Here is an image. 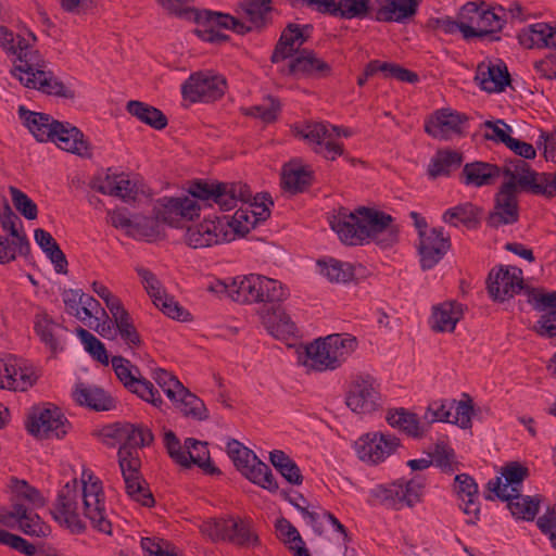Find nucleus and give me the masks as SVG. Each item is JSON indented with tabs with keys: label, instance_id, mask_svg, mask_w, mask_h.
<instances>
[{
	"label": "nucleus",
	"instance_id": "obj_1",
	"mask_svg": "<svg viewBox=\"0 0 556 556\" xmlns=\"http://www.w3.org/2000/svg\"><path fill=\"white\" fill-rule=\"evenodd\" d=\"M51 514L56 522L72 532H83L86 520L102 533H111L102 482L89 469L80 479H73L59 491Z\"/></svg>",
	"mask_w": 556,
	"mask_h": 556
},
{
	"label": "nucleus",
	"instance_id": "obj_2",
	"mask_svg": "<svg viewBox=\"0 0 556 556\" xmlns=\"http://www.w3.org/2000/svg\"><path fill=\"white\" fill-rule=\"evenodd\" d=\"M248 195V189L242 182L198 180L189 186L188 194L157 199L153 213L157 222L179 227L182 223L199 216L201 211L199 201L210 206L217 204L220 210L230 211L237 207L238 200L245 199Z\"/></svg>",
	"mask_w": 556,
	"mask_h": 556
},
{
	"label": "nucleus",
	"instance_id": "obj_3",
	"mask_svg": "<svg viewBox=\"0 0 556 556\" xmlns=\"http://www.w3.org/2000/svg\"><path fill=\"white\" fill-rule=\"evenodd\" d=\"M35 40L36 37L31 33L27 34V38L15 37L12 31L0 26V45L16 56L11 71L12 75L27 88L37 89L47 94L66 97L67 88L48 70L39 52L31 48V42Z\"/></svg>",
	"mask_w": 556,
	"mask_h": 556
},
{
	"label": "nucleus",
	"instance_id": "obj_4",
	"mask_svg": "<svg viewBox=\"0 0 556 556\" xmlns=\"http://www.w3.org/2000/svg\"><path fill=\"white\" fill-rule=\"evenodd\" d=\"M330 226L339 239L350 245L372 239L382 247L392 245L397 238L392 217L377 210L359 207L354 212L340 208L331 218Z\"/></svg>",
	"mask_w": 556,
	"mask_h": 556
},
{
	"label": "nucleus",
	"instance_id": "obj_5",
	"mask_svg": "<svg viewBox=\"0 0 556 556\" xmlns=\"http://www.w3.org/2000/svg\"><path fill=\"white\" fill-rule=\"evenodd\" d=\"M149 429L125 422L123 445L118 450V464L127 495L135 502L150 507L154 503L152 493L140 475V457L138 448L152 442Z\"/></svg>",
	"mask_w": 556,
	"mask_h": 556
},
{
	"label": "nucleus",
	"instance_id": "obj_6",
	"mask_svg": "<svg viewBox=\"0 0 556 556\" xmlns=\"http://www.w3.org/2000/svg\"><path fill=\"white\" fill-rule=\"evenodd\" d=\"M20 118L41 142L53 141L60 149L84 159L92 156V147L85 135L70 123H61L46 113L18 108Z\"/></svg>",
	"mask_w": 556,
	"mask_h": 556
},
{
	"label": "nucleus",
	"instance_id": "obj_7",
	"mask_svg": "<svg viewBox=\"0 0 556 556\" xmlns=\"http://www.w3.org/2000/svg\"><path fill=\"white\" fill-rule=\"evenodd\" d=\"M357 348L355 337L333 333L318 338L298 352V362L308 371H332L341 367Z\"/></svg>",
	"mask_w": 556,
	"mask_h": 556
},
{
	"label": "nucleus",
	"instance_id": "obj_8",
	"mask_svg": "<svg viewBox=\"0 0 556 556\" xmlns=\"http://www.w3.org/2000/svg\"><path fill=\"white\" fill-rule=\"evenodd\" d=\"M504 174L509 180L504 182L496 194L495 207L489 223L493 227L514 224L518 220L517 193L519 187H530L533 190L535 173L526 161L516 159L504 167Z\"/></svg>",
	"mask_w": 556,
	"mask_h": 556
},
{
	"label": "nucleus",
	"instance_id": "obj_9",
	"mask_svg": "<svg viewBox=\"0 0 556 556\" xmlns=\"http://www.w3.org/2000/svg\"><path fill=\"white\" fill-rule=\"evenodd\" d=\"M346 406L356 414H370L382 406V397L377 380L368 374L351 377L345 394Z\"/></svg>",
	"mask_w": 556,
	"mask_h": 556
},
{
	"label": "nucleus",
	"instance_id": "obj_10",
	"mask_svg": "<svg viewBox=\"0 0 556 556\" xmlns=\"http://www.w3.org/2000/svg\"><path fill=\"white\" fill-rule=\"evenodd\" d=\"M26 428L31 435L39 439H61L68 432L71 425L59 407L43 404L31 409Z\"/></svg>",
	"mask_w": 556,
	"mask_h": 556
},
{
	"label": "nucleus",
	"instance_id": "obj_11",
	"mask_svg": "<svg viewBox=\"0 0 556 556\" xmlns=\"http://www.w3.org/2000/svg\"><path fill=\"white\" fill-rule=\"evenodd\" d=\"M462 16L463 36L466 39L497 33L505 24L502 8L484 10L473 2H468L463 7Z\"/></svg>",
	"mask_w": 556,
	"mask_h": 556
},
{
	"label": "nucleus",
	"instance_id": "obj_12",
	"mask_svg": "<svg viewBox=\"0 0 556 556\" xmlns=\"http://www.w3.org/2000/svg\"><path fill=\"white\" fill-rule=\"evenodd\" d=\"M300 136L309 144L315 153L327 160L333 161L343 154V144L340 141L339 127L324 124L311 123L300 130Z\"/></svg>",
	"mask_w": 556,
	"mask_h": 556
},
{
	"label": "nucleus",
	"instance_id": "obj_13",
	"mask_svg": "<svg viewBox=\"0 0 556 556\" xmlns=\"http://www.w3.org/2000/svg\"><path fill=\"white\" fill-rule=\"evenodd\" d=\"M226 90V79L212 71H201L190 75L182 84L181 93L190 102H212Z\"/></svg>",
	"mask_w": 556,
	"mask_h": 556
},
{
	"label": "nucleus",
	"instance_id": "obj_14",
	"mask_svg": "<svg viewBox=\"0 0 556 556\" xmlns=\"http://www.w3.org/2000/svg\"><path fill=\"white\" fill-rule=\"evenodd\" d=\"M231 232L232 230L227 227V220L204 219L187 229L185 240L193 249L206 248L233 240Z\"/></svg>",
	"mask_w": 556,
	"mask_h": 556
},
{
	"label": "nucleus",
	"instance_id": "obj_15",
	"mask_svg": "<svg viewBox=\"0 0 556 556\" xmlns=\"http://www.w3.org/2000/svg\"><path fill=\"white\" fill-rule=\"evenodd\" d=\"M400 446V440L390 433L370 432L355 442L358 457L367 463L378 464L392 455Z\"/></svg>",
	"mask_w": 556,
	"mask_h": 556
},
{
	"label": "nucleus",
	"instance_id": "obj_16",
	"mask_svg": "<svg viewBox=\"0 0 556 556\" xmlns=\"http://www.w3.org/2000/svg\"><path fill=\"white\" fill-rule=\"evenodd\" d=\"M426 486V478L416 475L409 480H397L381 490L382 501L396 509L404 505L414 506L421 501Z\"/></svg>",
	"mask_w": 556,
	"mask_h": 556
},
{
	"label": "nucleus",
	"instance_id": "obj_17",
	"mask_svg": "<svg viewBox=\"0 0 556 556\" xmlns=\"http://www.w3.org/2000/svg\"><path fill=\"white\" fill-rule=\"evenodd\" d=\"M37 380L34 369L14 355L0 356V388L26 391Z\"/></svg>",
	"mask_w": 556,
	"mask_h": 556
},
{
	"label": "nucleus",
	"instance_id": "obj_18",
	"mask_svg": "<svg viewBox=\"0 0 556 556\" xmlns=\"http://www.w3.org/2000/svg\"><path fill=\"white\" fill-rule=\"evenodd\" d=\"M199 26L195 29L197 35L204 41L220 42L227 39V36L219 31L218 27L232 29L237 33H245L250 27L244 22L223 13L205 11L197 17Z\"/></svg>",
	"mask_w": 556,
	"mask_h": 556
},
{
	"label": "nucleus",
	"instance_id": "obj_19",
	"mask_svg": "<svg viewBox=\"0 0 556 556\" xmlns=\"http://www.w3.org/2000/svg\"><path fill=\"white\" fill-rule=\"evenodd\" d=\"M529 476V469L519 463H509L501 470V477H496L488 482L489 491L493 492L498 498L514 500L522 491L525 479Z\"/></svg>",
	"mask_w": 556,
	"mask_h": 556
},
{
	"label": "nucleus",
	"instance_id": "obj_20",
	"mask_svg": "<svg viewBox=\"0 0 556 556\" xmlns=\"http://www.w3.org/2000/svg\"><path fill=\"white\" fill-rule=\"evenodd\" d=\"M523 288L522 270L516 266H501L489 275L488 290L497 301H505L519 293Z\"/></svg>",
	"mask_w": 556,
	"mask_h": 556
},
{
	"label": "nucleus",
	"instance_id": "obj_21",
	"mask_svg": "<svg viewBox=\"0 0 556 556\" xmlns=\"http://www.w3.org/2000/svg\"><path fill=\"white\" fill-rule=\"evenodd\" d=\"M23 503H13L12 509H0V523L5 526L17 525L28 535L45 536L48 527L40 517Z\"/></svg>",
	"mask_w": 556,
	"mask_h": 556
},
{
	"label": "nucleus",
	"instance_id": "obj_22",
	"mask_svg": "<svg viewBox=\"0 0 556 556\" xmlns=\"http://www.w3.org/2000/svg\"><path fill=\"white\" fill-rule=\"evenodd\" d=\"M450 248L448 238L443 229L420 230L418 251L422 269H431L445 255Z\"/></svg>",
	"mask_w": 556,
	"mask_h": 556
},
{
	"label": "nucleus",
	"instance_id": "obj_23",
	"mask_svg": "<svg viewBox=\"0 0 556 556\" xmlns=\"http://www.w3.org/2000/svg\"><path fill=\"white\" fill-rule=\"evenodd\" d=\"M34 331L39 340L52 352L64 349L65 327L53 319L42 307H38L33 319Z\"/></svg>",
	"mask_w": 556,
	"mask_h": 556
},
{
	"label": "nucleus",
	"instance_id": "obj_24",
	"mask_svg": "<svg viewBox=\"0 0 556 556\" xmlns=\"http://www.w3.org/2000/svg\"><path fill=\"white\" fill-rule=\"evenodd\" d=\"M466 117L448 109L437 111L426 123L428 135L435 139L446 140L460 134Z\"/></svg>",
	"mask_w": 556,
	"mask_h": 556
},
{
	"label": "nucleus",
	"instance_id": "obj_25",
	"mask_svg": "<svg viewBox=\"0 0 556 556\" xmlns=\"http://www.w3.org/2000/svg\"><path fill=\"white\" fill-rule=\"evenodd\" d=\"M94 188L108 195L121 198L124 201H130L136 198L137 185L125 173H117L108 169L103 177L97 178Z\"/></svg>",
	"mask_w": 556,
	"mask_h": 556
},
{
	"label": "nucleus",
	"instance_id": "obj_26",
	"mask_svg": "<svg viewBox=\"0 0 556 556\" xmlns=\"http://www.w3.org/2000/svg\"><path fill=\"white\" fill-rule=\"evenodd\" d=\"M529 301L535 309L545 312L534 327L536 332L541 336L556 337V291H533Z\"/></svg>",
	"mask_w": 556,
	"mask_h": 556
},
{
	"label": "nucleus",
	"instance_id": "obj_27",
	"mask_svg": "<svg viewBox=\"0 0 556 556\" xmlns=\"http://www.w3.org/2000/svg\"><path fill=\"white\" fill-rule=\"evenodd\" d=\"M475 79L486 92H502L510 83L509 73L502 61L480 63Z\"/></svg>",
	"mask_w": 556,
	"mask_h": 556
},
{
	"label": "nucleus",
	"instance_id": "obj_28",
	"mask_svg": "<svg viewBox=\"0 0 556 556\" xmlns=\"http://www.w3.org/2000/svg\"><path fill=\"white\" fill-rule=\"evenodd\" d=\"M518 41L526 49H556V26L531 24L519 31Z\"/></svg>",
	"mask_w": 556,
	"mask_h": 556
},
{
	"label": "nucleus",
	"instance_id": "obj_29",
	"mask_svg": "<svg viewBox=\"0 0 556 556\" xmlns=\"http://www.w3.org/2000/svg\"><path fill=\"white\" fill-rule=\"evenodd\" d=\"M453 491L460 501V508L470 517L469 522H476L480 508L478 504V485L475 480L466 473L456 475Z\"/></svg>",
	"mask_w": 556,
	"mask_h": 556
},
{
	"label": "nucleus",
	"instance_id": "obj_30",
	"mask_svg": "<svg viewBox=\"0 0 556 556\" xmlns=\"http://www.w3.org/2000/svg\"><path fill=\"white\" fill-rule=\"evenodd\" d=\"M376 20L379 22H403L417 12L418 0H375Z\"/></svg>",
	"mask_w": 556,
	"mask_h": 556
},
{
	"label": "nucleus",
	"instance_id": "obj_31",
	"mask_svg": "<svg viewBox=\"0 0 556 556\" xmlns=\"http://www.w3.org/2000/svg\"><path fill=\"white\" fill-rule=\"evenodd\" d=\"M464 315V307L456 301H445L432 307L429 324L437 332H452Z\"/></svg>",
	"mask_w": 556,
	"mask_h": 556
},
{
	"label": "nucleus",
	"instance_id": "obj_32",
	"mask_svg": "<svg viewBox=\"0 0 556 556\" xmlns=\"http://www.w3.org/2000/svg\"><path fill=\"white\" fill-rule=\"evenodd\" d=\"M386 419L392 428H396L414 439H420L428 432L424 417L419 418L404 408L389 410Z\"/></svg>",
	"mask_w": 556,
	"mask_h": 556
},
{
	"label": "nucleus",
	"instance_id": "obj_33",
	"mask_svg": "<svg viewBox=\"0 0 556 556\" xmlns=\"http://www.w3.org/2000/svg\"><path fill=\"white\" fill-rule=\"evenodd\" d=\"M279 71L282 74L301 77L305 75L324 74L329 71V65L318 59L311 51H303L287 65H282Z\"/></svg>",
	"mask_w": 556,
	"mask_h": 556
},
{
	"label": "nucleus",
	"instance_id": "obj_34",
	"mask_svg": "<svg viewBox=\"0 0 556 556\" xmlns=\"http://www.w3.org/2000/svg\"><path fill=\"white\" fill-rule=\"evenodd\" d=\"M498 166L485 162L468 163L463 168L464 184L467 186L482 187L494 184L500 177Z\"/></svg>",
	"mask_w": 556,
	"mask_h": 556
},
{
	"label": "nucleus",
	"instance_id": "obj_35",
	"mask_svg": "<svg viewBox=\"0 0 556 556\" xmlns=\"http://www.w3.org/2000/svg\"><path fill=\"white\" fill-rule=\"evenodd\" d=\"M306 37L298 26L290 24L281 34L279 42L271 55L274 63H279L290 58L304 43Z\"/></svg>",
	"mask_w": 556,
	"mask_h": 556
},
{
	"label": "nucleus",
	"instance_id": "obj_36",
	"mask_svg": "<svg viewBox=\"0 0 556 556\" xmlns=\"http://www.w3.org/2000/svg\"><path fill=\"white\" fill-rule=\"evenodd\" d=\"M258 278L257 274L231 278L230 299L242 304L257 303Z\"/></svg>",
	"mask_w": 556,
	"mask_h": 556
},
{
	"label": "nucleus",
	"instance_id": "obj_37",
	"mask_svg": "<svg viewBox=\"0 0 556 556\" xmlns=\"http://www.w3.org/2000/svg\"><path fill=\"white\" fill-rule=\"evenodd\" d=\"M73 396L80 405L89 406L96 410H109L112 407L111 397L101 389L79 383Z\"/></svg>",
	"mask_w": 556,
	"mask_h": 556
},
{
	"label": "nucleus",
	"instance_id": "obj_38",
	"mask_svg": "<svg viewBox=\"0 0 556 556\" xmlns=\"http://www.w3.org/2000/svg\"><path fill=\"white\" fill-rule=\"evenodd\" d=\"M311 172L299 163L285 165L281 175V185L285 190L296 193L311 185Z\"/></svg>",
	"mask_w": 556,
	"mask_h": 556
},
{
	"label": "nucleus",
	"instance_id": "obj_39",
	"mask_svg": "<svg viewBox=\"0 0 556 556\" xmlns=\"http://www.w3.org/2000/svg\"><path fill=\"white\" fill-rule=\"evenodd\" d=\"M247 479L254 484L260 485L270 492L278 490V483L274 478V475L269 467L261 462L257 456L254 457V462L247 464V468L240 471Z\"/></svg>",
	"mask_w": 556,
	"mask_h": 556
},
{
	"label": "nucleus",
	"instance_id": "obj_40",
	"mask_svg": "<svg viewBox=\"0 0 556 556\" xmlns=\"http://www.w3.org/2000/svg\"><path fill=\"white\" fill-rule=\"evenodd\" d=\"M257 303H280L286 301L290 291L281 281L260 275Z\"/></svg>",
	"mask_w": 556,
	"mask_h": 556
},
{
	"label": "nucleus",
	"instance_id": "obj_41",
	"mask_svg": "<svg viewBox=\"0 0 556 556\" xmlns=\"http://www.w3.org/2000/svg\"><path fill=\"white\" fill-rule=\"evenodd\" d=\"M127 111L140 122L155 129H163L167 125L166 116L159 109L144 102L131 100L127 103Z\"/></svg>",
	"mask_w": 556,
	"mask_h": 556
},
{
	"label": "nucleus",
	"instance_id": "obj_42",
	"mask_svg": "<svg viewBox=\"0 0 556 556\" xmlns=\"http://www.w3.org/2000/svg\"><path fill=\"white\" fill-rule=\"evenodd\" d=\"M480 210L472 203L466 202L446 210L442 216L444 223L457 227H475L479 222Z\"/></svg>",
	"mask_w": 556,
	"mask_h": 556
},
{
	"label": "nucleus",
	"instance_id": "obj_43",
	"mask_svg": "<svg viewBox=\"0 0 556 556\" xmlns=\"http://www.w3.org/2000/svg\"><path fill=\"white\" fill-rule=\"evenodd\" d=\"M460 164L462 155L457 151L439 150L429 163L428 174L432 178L445 176Z\"/></svg>",
	"mask_w": 556,
	"mask_h": 556
},
{
	"label": "nucleus",
	"instance_id": "obj_44",
	"mask_svg": "<svg viewBox=\"0 0 556 556\" xmlns=\"http://www.w3.org/2000/svg\"><path fill=\"white\" fill-rule=\"evenodd\" d=\"M35 240L46 253V255L50 258V261L54 264L55 270L58 273H64L67 261L54 238L43 229H36Z\"/></svg>",
	"mask_w": 556,
	"mask_h": 556
},
{
	"label": "nucleus",
	"instance_id": "obj_45",
	"mask_svg": "<svg viewBox=\"0 0 556 556\" xmlns=\"http://www.w3.org/2000/svg\"><path fill=\"white\" fill-rule=\"evenodd\" d=\"M319 273L331 282L345 283L354 278V267L350 263L334 258L318 261Z\"/></svg>",
	"mask_w": 556,
	"mask_h": 556
},
{
	"label": "nucleus",
	"instance_id": "obj_46",
	"mask_svg": "<svg viewBox=\"0 0 556 556\" xmlns=\"http://www.w3.org/2000/svg\"><path fill=\"white\" fill-rule=\"evenodd\" d=\"M0 218L2 228L8 230L11 235V239H9V241L16 248L17 254L23 256L27 255L29 251V241L26 236L18 230V226H21L20 218L10 210V207L5 208L4 214Z\"/></svg>",
	"mask_w": 556,
	"mask_h": 556
},
{
	"label": "nucleus",
	"instance_id": "obj_47",
	"mask_svg": "<svg viewBox=\"0 0 556 556\" xmlns=\"http://www.w3.org/2000/svg\"><path fill=\"white\" fill-rule=\"evenodd\" d=\"M267 331L275 338L285 340L295 333V325L290 316L281 309L274 311L264 319Z\"/></svg>",
	"mask_w": 556,
	"mask_h": 556
},
{
	"label": "nucleus",
	"instance_id": "obj_48",
	"mask_svg": "<svg viewBox=\"0 0 556 556\" xmlns=\"http://www.w3.org/2000/svg\"><path fill=\"white\" fill-rule=\"evenodd\" d=\"M185 453L188 456L189 467L194 464L204 469L206 472H218V469L215 468L211 462L206 443L192 438H188L185 440Z\"/></svg>",
	"mask_w": 556,
	"mask_h": 556
},
{
	"label": "nucleus",
	"instance_id": "obj_49",
	"mask_svg": "<svg viewBox=\"0 0 556 556\" xmlns=\"http://www.w3.org/2000/svg\"><path fill=\"white\" fill-rule=\"evenodd\" d=\"M450 424L456 425L462 429L471 428V418L473 415V401L464 393L460 400H450Z\"/></svg>",
	"mask_w": 556,
	"mask_h": 556
},
{
	"label": "nucleus",
	"instance_id": "obj_50",
	"mask_svg": "<svg viewBox=\"0 0 556 556\" xmlns=\"http://www.w3.org/2000/svg\"><path fill=\"white\" fill-rule=\"evenodd\" d=\"M269 11V0L242 1L240 3V16L250 23V25L244 23L247 27H250L247 31H249L252 27L261 26Z\"/></svg>",
	"mask_w": 556,
	"mask_h": 556
},
{
	"label": "nucleus",
	"instance_id": "obj_51",
	"mask_svg": "<svg viewBox=\"0 0 556 556\" xmlns=\"http://www.w3.org/2000/svg\"><path fill=\"white\" fill-rule=\"evenodd\" d=\"M173 402L185 416L198 420H203L207 417V410L203 401L189 392L184 386L182 392H177V400Z\"/></svg>",
	"mask_w": 556,
	"mask_h": 556
},
{
	"label": "nucleus",
	"instance_id": "obj_52",
	"mask_svg": "<svg viewBox=\"0 0 556 556\" xmlns=\"http://www.w3.org/2000/svg\"><path fill=\"white\" fill-rule=\"evenodd\" d=\"M109 220L115 228L126 230L128 233L140 232L143 236H153L157 231L154 227H151L150 231H146L144 228L149 223H152L148 218H136L130 219L124 211H112L109 212Z\"/></svg>",
	"mask_w": 556,
	"mask_h": 556
},
{
	"label": "nucleus",
	"instance_id": "obj_53",
	"mask_svg": "<svg viewBox=\"0 0 556 556\" xmlns=\"http://www.w3.org/2000/svg\"><path fill=\"white\" fill-rule=\"evenodd\" d=\"M114 323L117 327V336L124 341L129 349H137L141 344V339L132 325L131 318L128 312L123 308L116 314H113Z\"/></svg>",
	"mask_w": 556,
	"mask_h": 556
},
{
	"label": "nucleus",
	"instance_id": "obj_54",
	"mask_svg": "<svg viewBox=\"0 0 556 556\" xmlns=\"http://www.w3.org/2000/svg\"><path fill=\"white\" fill-rule=\"evenodd\" d=\"M379 72L382 73L384 77H393L406 83H415L418 79L415 73L393 63L375 60L366 66V76H372Z\"/></svg>",
	"mask_w": 556,
	"mask_h": 556
},
{
	"label": "nucleus",
	"instance_id": "obj_55",
	"mask_svg": "<svg viewBox=\"0 0 556 556\" xmlns=\"http://www.w3.org/2000/svg\"><path fill=\"white\" fill-rule=\"evenodd\" d=\"M75 333L79 338L86 352H88L98 362L104 365L109 364L106 349L96 336L81 327H78L75 330Z\"/></svg>",
	"mask_w": 556,
	"mask_h": 556
},
{
	"label": "nucleus",
	"instance_id": "obj_56",
	"mask_svg": "<svg viewBox=\"0 0 556 556\" xmlns=\"http://www.w3.org/2000/svg\"><path fill=\"white\" fill-rule=\"evenodd\" d=\"M276 530L280 538L291 544L290 548L294 551L295 556H309L299 531L287 519L277 520Z\"/></svg>",
	"mask_w": 556,
	"mask_h": 556
},
{
	"label": "nucleus",
	"instance_id": "obj_57",
	"mask_svg": "<svg viewBox=\"0 0 556 556\" xmlns=\"http://www.w3.org/2000/svg\"><path fill=\"white\" fill-rule=\"evenodd\" d=\"M12 491L14 493V503H22L23 501L29 504V508H38L45 505V500L35 488L30 486L24 480H12Z\"/></svg>",
	"mask_w": 556,
	"mask_h": 556
},
{
	"label": "nucleus",
	"instance_id": "obj_58",
	"mask_svg": "<svg viewBox=\"0 0 556 556\" xmlns=\"http://www.w3.org/2000/svg\"><path fill=\"white\" fill-rule=\"evenodd\" d=\"M508 502V508L513 516L523 520H533L539 510V502L530 496H521V493Z\"/></svg>",
	"mask_w": 556,
	"mask_h": 556
},
{
	"label": "nucleus",
	"instance_id": "obj_59",
	"mask_svg": "<svg viewBox=\"0 0 556 556\" xmlns=\"http://www.w3.org/2000/svg\"><path fill=\"white\" fill-rule=\"evenodd\" d=\"M222 220H227V227L232 230L231 236H233V239L238 235L243 236L249 232V230L257 224L248 207H240L231 218L225 216L222 217Z\"/></svg>",
	"mask_w": 556,
	"mask_h": 556
},
{
	"label": "nucleus",
	"instance_id": "obj_60",
	"mask_svg": "<svg viewBox=\"0 0 556 556\" xmlns=\"http://www.w3.org/2000/svg\"><path fill=\"white\" fill-rule=\"evenodd\" d=\"M130 392L137 394L143 401L151 403L155 407H160L163 403L159 391L153 383L140 375L127 388Z\"/></svg>",
	"mask_w": 556,
	"mask_h": 556
},
{
	"label": "nucleus",
	"instance_id": "obj_61",
	"mask_svg": "<svg viewBox=\"0 0 556 556\" xmlns=\"http://www.w3.org/2000/svg\"><path fill=\"white\" fill-rule=\"evenodd\" d=\"M235 525L236 527H229L226 540L247 547L257 544V535L252 531L248 522L235 519Z\"/></svg>",
	"mask_w": 556,
	"mask_h": 556
},
{
	"label": "nucleus",
	"instance_id": "obj_62",
	"mask_svg": "<svg viewBox=\"0 0 556 556\" xmlns=\"http://www.w3.org/2000/svg\"><path fill=\"white\" fill-rule=\"evenodd\" d=\"M244 186L248 189L249 195L245 199L238 200L237 204L241 202L243 205H247L257 223L265 220L269 216V207L273 205V201L266 194H258L252 198L249 187Z\"/></svg>",
	"mask_w": 556,
	"mask_h": 556
},
{
	"label": "nucleus",
	"instance_id": "obj_63",
	"mask_svg": "<svg viewBox=\"0 0 556 556\" xmlns=\"http://www.w3.org/2000/svg\"><path fill=\"white\" fill-rule=\"evenodd\" d=\"M367 11L368 5L362 0H333V9H329L328 13L353 18L365 15Z\"/></svg>",
	"mask_w": 556,
	"mask_h": 556
},
{
	"label": "nucleus",
	"instance_id": "obj_64",
	"mask_svg": "<svg viewBox=\"0 0 556 556\" xmlns=\"http://www.w3.org/2000/svg\"><path fill=\"white\" fill-rule=\"evenodd\" d=\"M152 378L170 401H176L177 392H182V383L170 372L162 368L154 369Z\"/></svg>",
	"mask_w": 556,
	"mask_h": 556
}]
</instances>
